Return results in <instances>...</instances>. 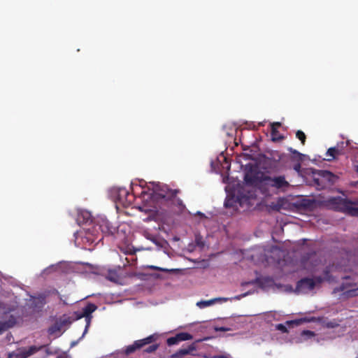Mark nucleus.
I'll return each mask as SVG.
<instances>
[{"instance_id": "obj_46", "label": "nucleus", "mask_w": 358, "mask_h": 358, "mask_svg": "<svg viewBox=\"0 0 358 358\" xmlns=\"http://www.w3.org/2000/svg\"><path fill=\"white\" fill-rule=\"evenodd\" d=\"M198 214L200 215V216H202V217H204V214L201 213V212H199Z\"/></svg>"}, {"instance_id": "obj_10", "label": "nucleus", "mask_w": 358, "mask_h": 358, "mask_svg": "<svg viewBox=\"0 0 358 358\" xmlns=\"http://www.w3.org/2000/svg\"><path fill=\"white\" fill-rule=\"evenodd\" d=\"M96 308H97V306L95 304L92 303H88L87 304V306L83 308V310L81 313H77V312L75 313L76 314L77 319L85 317L86 322H87L86 329L90 325L91 318H92L91 314L93 312H94L96 310Z\"/></svg>"}, {"instance_id": "obj_27", "label": "nucleus", "mask_w": 358, "mask_h": 358, "mask_svg": "<svg viewBox=\"0 0 358 358\" xmlns=\"http://www.w3.org/2000/svg\"><path fill=\"white\" fill-rule=\"evenodd\" d=\"M275 328H276L277 330H279V331H280L282 333H287L288 332V330H287L286 326L284 325L283 324H276Z\"/></svg>"}, {"instance_id": "obj_5", "label": "nucleus", "mask_w": 358, "mask_h": 358, "mask_svg": "<svg viewBox=\"0 0 358 358\" xmlns=\"http://www.w3.org/2000/svg\"><path fill=\"white\" fill-rule=\"evenodd\" d=\"M329 203L337 211L348 213L352 215L357 214L358 208L352 207V202L347 199L340 196L331 197L328 201Z\"/></svg>"}, {"instance_id": "obj_1", "label": "nucleus", "mask_w": 358, "mask_h": 358, "mask_svg": "<svg viewBox=\"0 0 358 358\" xmlns=\"http://www.w3.org/2000/svg\"><path fill=\"white\" fill-rule=\"evenodd\" d=\"M41 350H44L45 352L43 358H46L48 356L54 354V352L50 350L49 344H45L38 346L31 345L28 348H18L16 351L10 352L8 355V358H28Z\"/></svg>"}, {"instance_id": "obj_7", "label": "nucleus", "mask_w": 358, "mask_h": 358, "mask_svg": "<svg viewBox=\"0 0 358 358\" xmlns=\"http://www.w3.org/2000/svg\"><path fill=\"white\" fill-rule=\"evenodd\" d=\"M93 229L94 231L100 230L101 231V236L100 238L97 236L93 241L98 239V241L103 239V236L113 235L116 231L115 227H113L110 222L106 219H101L96 223Z\"/></svg>"}, {"instance_id": "obj_43", "label": "nucleus", "mask_w": 358, "mask_h": 358, "mask_svg": "<svg viewBox=\"0 0 358 358\" xmlns=\"http://www.w3.org/2000/svg\"><path fill=\"white\" fill-rule=\"evenodd\" d=\"M354 168L356 172L358 173V164H356V163H354Z\"/></svg>"}, {"instance_id": "obj_32", "label": "nucleus", "mask_w": 358, "mask_h": 358, "mask_svg": "<svg viewBox=\"0 0 358 358\" xmlns=\"http://www.w3.org/2000/svg\"><path fill=\"white\" fill-rule=\"evenodd\" d=\"M293 169L297 173H300L301 169V162H297V163L294 165Z\"/></svg>"}, {"instance_id": "obj_2", "label": "nucleus", "mask_w": 358, "mask_h": 358, "mask_svg": "<svg viewBox=\"0 0 358 358\" xmlns=\"http://www.w3.org/2000/svg\"><path fill=\"white\" fill-rule=\"evenodd\" d=\"M338 180V177L329 171L318 170L313 172V182L318 189L330 187Z\"/></svg>"}, {"instance_id": "obj_28", "label": "nucleus", "mask_w": 358, "mask_h": 358, "mask_svg": "<svg viewBox=\"0 0 358 358\" xmlns=\"http://www.w3.org/2000/svg\"><path fill=\"white\" fill-rule=\"evenodd\" d=\"M270 208L275 211H279L280 210V206L279 205V201L277 202H272L269 205Z\"/></svg>"}, {"instance_id": "obj_40", "label": "nucleus", "mask_w": 358, "mask_h": 358, "mask_svg": "<svg viewBox=\"0 0 358 358\" xmlns=\"http://www.w3.org/2000/svg\"><path fill=\"white\" fill-rule=\"evenodd\" d=\"M59 328L56 327H50L49 329H48V332L50 334H54L57 330H58Z\"/></svg>"}, {"instance_id": "obj_24", "label": "nucleus", "mask_w": 358, "mask_h": 358, "mask_svg": "<svg viewBox=\"0 0 358 358\" xmlns=\"http://www.w3.org/2000/svg\"><path fill=\"white\" fill-rule=\"evenodd\" d=\"M159 348V344H153L145 348L143 352L145 353H152L155 352Z\"/></svg>"}, {"instance_id": "obj_22", "label": "nucleus", "mask_w": 358, "mask_h": 358, "mask_svg": "<svg viewBox=\"0 0 358 358\" xmlns=\"http://www.w3.org/2000/svg\"><path fill=\"white\" fill-rule=\"evenodd\" d=\"M289 150L294 155V157L297 162H301L303 159V155L300 153L299 151L289 148Z\"/></svg>"}, {"instance_id": "obj_26", "label": "nucleus", "mask_w": 358, "mask_h": 358, "mask_svg": "<svg viewBox=\"0 0 358 358\" xmlns=\"http://www.w3.org/2000/svg\"><path fill=\"white\" fill-rule=\"evenodd\" d=\"M323 273H324V280H327V281H331V275L330 274V271L329 270V268H326L324 270Z\"/></svg>"}, {"instance_id": "obj_14", "label": "nucleus", "mask_w": 358, "mask_h": 358, "mask_svg": "<svg viewBox=\"0 0 358 358\" xmlns=\"http://www.w3.org/2000/svg\"><path fill=\"white\" fill-rule=\"evenodd\" d=\"M298 289H308L311 290L315 287V282L313 278H303L298 281L297 285Z\"/></svg>"}, {"instance_id": "obj_29", "label": "nucleus", "mask_w": 358, "mask_h": 358, "mask_svg": "<svg viewBox=\"0 0 358 358\" xmlns=\"http://www.w3.org/2000/svg\"><path fill=\"white\" fill-rule=\"evenodd\" d=\"M173 200H174V203L176 204L180 209H182L185 208V205L182 203V201L180 198H175Z\"/></svg>"}, {"instance_id": "obj_8", "label": "nucleus", "mask_w": 358, "mask_h": 358, "mask_svg": "<svg viewBox=\"0 0 358 358\" xmlns=\"http://www.w3.org/2000/svg\"><path fill=\"white\" fill-rule=\"evenodd\" d=\"M156 339L155 335H150L145 338L135 341L133 344L127 346L124 350L122 353L129 356L133 354L136 350L141 349L146 345L150 344L154 342Z\"/></svg>"}, {"instance_id": "obj_11", "label": "nucleus", "mask_w": 358, "mask_h": 358, "mask_svg": "<svg viewBox=\"0 0 358 358\" xmlns=\"http://www.w3.org/2000/svg\"><path fill=\"white\" fill-rule=\"evenodd\" d=\"M179 192L178 189H171L167 186H162L156 193L158 198L165 199L166 201H172L175 199Z\"/></svg>"}, {"instance_id": "obj_34", "label": "nucleus", "mask_w": 358, "mask_h": 358, "mask_svg": "<svg viewBox=\"0 0 358 358\" xmlns=\"http://www.w3.org/2000/svg\"><path fill=\"white\" fill-rule=\"evenodd\" d=\"M55 292L57 294H58V295H59V299H60V301L62 302V303H63L64 305H67V304H68V303L66 301V299H63V296H62V295H61V294H59V292H58L57 290H55Z\"/></svg>"}, {"instance_id": "obj_35", "label": "nucleus", "mask_w": 358, "mask_h": 358, "mask_svg": "<svg viewBox=\"0 0 358 358\" xmlns=\"http://www.w3.org/2000/svg\"><path fill=\"white\" fill-rule=\"evenodd\" d=\"M314 280H315V285H316V284H320V283L322 282L325 280L324 278H322L321 276H317L314 278Z\"/></svg>"}, {"instance_id": "obj_36", "label": "nucleus", "mask_w": 358, "mask_h": 358, "mask_svg": "<svg viewBox=\"0 0 358 358\" xmlns=\"http://www.w3.org/2000/svg\"><path fill=\"white\" fill-rule=\"evenodd\" d=\"M302 334L303 335H307L309 337H313V336H315V333L313 331H309V330L303 331Z\"/></svg>"}, {"instance_id": "obj_20", "label": "nucleus", "mask_w": 358, "mask_h": 358, "mask_svg": "<svg viewBox=\"0 0 358 358\" xmlns=\"http://www.w3.org/2000/svg\"><path fill=\"white\" fill-rule=\"evenodd\" d=\"M238 198L235 199L234 197H227L224 201V206L226 208H234L236 206V203L238 201Z\"/></svg>"}, {"instance_id": "obj_44", "label": "nucleus", "mask_w": 358, "mask_h": 358, "mask_svg": "<svg viewBox=\"0 0 358 358\" xmlns=\"http://www.w3.org/2000/svg\"><path fill=\"white\" fill-rule=\"evenodd\" d=\"M274 127H280L281 124L280 122H274Z\"/></svg>"}, {"instance_id": "obj_4", "label": "nucleus", "mask_w": 358, "mask_h": 358, "mask_svg": "<svg viewBox=\"0 0 358 358\" xmlns=\"http://www.w3.org/2000/svg\"><path fill=\"white\" fill-rule=\"evenodd\" d=\"M352 146L350 141L338 142L336 146L329 148L326 152V159L329 162L336 159L340 155H345L350 157Z\"/></svg>"}, {"instance_id": "obj_39", "label": "nucleus", "mask_w": 358, "mask_h": 358, "mask_svg": "<svg viewBox=\"0 0 358 358\" xmlns=\"http://www.w3.org/2000/svg\"><path fill=\"white\" fill-rule=\"evenodd\" d=\"M250 293H251V292H246V293L242 294H241V295H239V296H236L234 297V299H236V300H239V299H241V298H243V297H244V296H246L248 294H250Z\"/></svg>"}, {"instance_id": "obj_15", "label": "nucleus", "mask_w": 358, "mask_h": 358, "mask_svg": "<svg viewBox=\"0 0 358 358\" xmlns=\"http://www.w3.org/2000/svg\"><path fill=\"white\" fill-rule=\"evenodd\" d=\"M336 290L343 292V296L345 298L354 297L358 294L357 287L352 289H346V286L344 284H342L338 288L336 289Z\"/></svg>"}, {"instance_id": "obj_21", "label": "nucleus", "mask_w": 358, "mask_h": 358, "mask_svg": "<svg viewBox=\"0 0 358 358\" xmlns=\"http://www.w3.org/2000/svg\"><path fill=\"white\" fill-rule=\"evenodd\" d=\"M350 157H351V160L353 163H358V148H352L351 152L350 154Z\"/></svg>"}, {"instance_id": "obj_45", "label": "nucleus", "mask_w": 358, "mask_h": 358, "mask_svg": "<svg viewBox=\"0 0 358 358\" xmlns=\"http://www.w3.org/2000/svg\"><path fill=\"white\" fill-rule=\"evenodd\" d=\"M250 197V196H244L243 198V199L245 198V199L248 200Z\"/></svg>"}, {"instance_id": "obj_12", "label": "nucleus", "mask_w": 358, "mask_h": 358, "mask_svg": "<svg viewBox=\"0 0 358 358\" xmlns=\"http://www.w3.org/2000/svg\"><path fill=\"white\" fill-rule=\"evenodd\" d=\"M193 336L187 332H180L176 334L174 336L170 337L166 340L168 345H173L182 341L192 340Z\"/></svg>"}, {"instance_id": "obj_16", "label": "nucleus", "mask_w": 358, "mask_h": 358, "mask_svg": "<svg viewBox=\"0 0 358 358\" xmlns=\"http://www.w3.org/2000/svg\"><path fill=\"white\" fill-rule=\"evenodd\" d=\"M15 324V318L11 316L10 319L6 322H0V334H3L7 329L13 327Z\"/></svg>"}, {"instance_id": "obj_23", "label": "nucleus", "mask_w": 358, "mask_h": 358, "mask_svg": "<svg viewBox=\"0 0 358 358\" xmlns=\"http://www.w3.org/2000/svg\"><path fill=\"white\" fill-rule=\"evenodd\" d=\"M296 136L301 141L302 145H305L306 136L303 131L298 130L296 133Z\"/></svg>"}, {"instance_id": "obj_17", "label": "nucleus", "mask_w": 358, "mask_h": 358, "mask_svg": "<svg viewBox=\"0 0 358 358\" xmlns=\"http://www.w3.org/2000/svg\"><path fill=\"white\" fill-rule=\"evenodd\" d=\"M227 300H228V299H227V298H215V299H213L208 300V301H199V302H197L196 305L199 308H205V307H207V306L214 304L216 301H227Z\"/></svg>"}, {"instance_id": "obj_3", "label": "nucleus", "mask_w": 358, "mask_h": 358, "mask_svg": "<svg viewBox=\"0 0 358 358\" xmlns=\"http://www.w3.org/2000/svg\"><path fill=\"white\" fill-rule=\"evenodd\" d=\"M266 174L259 171L257 167L252 165L247 166L245 169L244 181L250 186H261L264 185Z\"/></svg>"}, {"instance_id": "obj_33", "label": "nucleus", "mask_w": 358, "mask_h": 358, "mask_svg": "<svg viewBox=\"0 0 358 358\" xmlns=\"http://www.w3.org/2000/svg\"><path fill=\"white\" fill-rule=\"evenodd\" d=\"M150 268L154 271H165V272L169 271L168 269L162 268H160V267H158L156 266H150Z\"/></svg>"}, {"instance_id": "obj_47", "label": "nucleus", "mask_w": 358, "mask_h": 358, "mask_svg": "<svg viewBox=\"0 0 358 358\" xmlns=\"http://www.w3.org/2000/svg\"><path fill=\"white\" fill-rule=\"evenodd\" d=\"M328 327H334V325H332V324H328Z\"/></svg>"}, {"instance_id": "obj_38", "label": "nucleus", "mask_w": 358, "mask_h": 358, "mask_svg": "<svg viewBox=\"0 0 358 358\" xmlns=\"http://www.w3.org/2000/svg\"><path fill=\"white\" fill-rule=\"evenodd\" d=\"M215 330L217 331H223V332H224V331H227L229 330V329L227 328V327H215Z\"/></svg>"}, {"instance_id": "obj_18", "label": "nucleus", "mask_w": 358, "mask_h": 358, "mask_svg": "<svg viewBox=\"0 0 358 358\" xmlns=\"http://www.w3.org/2000/svg\"><path fill=\"white\" fill-rule=\"evenodd\" d=\"M106 278L113 282H118L120 280V276L116 269H109L106 275Z\"/></svg>"}, {"instance_id": "obj_25", "label": "nucleus", "mask_w": 358, "mask_h": 358, "mask_svg": "<svg viewBox=\"0 0 358 358\" xmlns=\"http://www.w3.org/2000/svg\"><path fill=\"white\" fill-rule=\"evenodd\" d=\"M45 299H46V295L44 294H40L38 296V297L36 298V300H37V301L38 303H40L42 306L45 304V303H46Z\"/></svg>"}, {"instance_id": "obj_13", "label": "nucleus", "mask_w": 358, "mask_h": 358, "mask_svg": "<svg viewBox=\"0 0 358 358\" xmlns=\"http://www.w3.org/2000/svg\"><path fill=\"white\" fill-rule=\"evenodd\" d=\"M196 350V343H192L185 348H180L175 353L172 354L169 358H182L187 355H194L192 352Z\"/></svg>"}, {"instance_id": "obj_37", "label": "nucleus", "mask_w": 358, "mask_h": 358, "mask_svg": "<svg viewBox=\"0 0 358 358\" xmlns=\"http://www.w3.org/2000/svg\"><path fill=\"white\" fill-rule=\"evenodd\" d=\"M288 325H290V324H296V325H299L301 324V320H291V321H287L286 322Z\"/></svg>"}, {"instance_id": "obj_19", "label": "nucleus", "mask_w": 358, "mask_h": 358, "mask_svg": "<svg viewBox=\"0 0 358 358\" xmlns=\"http://www.w3.org/2000/svg\"><path fill=\"white\" fill-rule=\"evenodd\" d=\"M271 137L273 141H277L283 138V136L279 134L277 128L274 127V124H271Z\"/></svg>"}, {"instance_id": "obj_30", "label": "nucleus", "mask_w": 358, "mask_h": 358, "mask_svg": "<svg viewBox=\"0 0 358 358\" xmlns=\"http://www.w3.org/2000/svg\"><path fill=\"white\" fill-rule=\"evenodd\" d=\"M259 282V278H256L253 280H251V281H248V282H243L241 283V286H246V285H253V284H256V283H258Z\"/></svg>"}, {"instance_id": "obj_41", "label": "nucleus", "mask_w": 358, "mask_h": 358, "mask_svg": "<svg viewBox=\"0 0 358 358\" xmlns=\"http://www.w3.org/2000/svg\"><path fill=\"white\" fill-rule=\"evenodd\" d=\"M84 218L86 220V222L90 219V214L87 212H85L84 214Z\"/></svg>"}, {"instance_id": "obj_31", "label": "nucleus", "mask_w": 358, "mask_h": 358, "mask_svg": "<svg viewBox=\"0 0 358 358\" xmlns=\"http://www.w3.org/2000/svg\"><path fill=\"white\" fill-rule=\"evenodd\" d=\"M278 161H279V159L278 160L273 161V164H274L273 166H272L271 164L269 166V168L272 169L273 171H278Z\"/></svg>"}, {"instance_id": "obj_6", "label": "nucleus", "mask_w": 358, "mask_h": 358, "mask_svg": "<svg viewBox=\"0 0 358 358\" xmlns=\"http://www.w3.org/2000/svg\"><path fill=\"white\" fill-rule=\"evenodd\" d=\"M112 195L115 197V202L126 207L130 205L134 201V196L124 187H115L112 189Z\"/></svg>"}, {"instance_id": "obj_42", "label": "nucleus", "mask_w": 358, "mask_h": 358, "mask_svg": "<svg viewBox=\"0 0 358 358\" xmlns=\"http://www.w3.org/2000/svg\"><path fill=\"white\" fill-rule=\"evenodd\" d=\"M214 358H229L228 356L227 355H216V356H214Z\"/></svg>"}, {"instance_id": "obj_9", "label": "nucleus", "mask_w": 358, "mask_h": 358, "mask_svg": "<svg viewBox=\"0 0 358 358\" xmlns=\"http://www.w3.org/2000/svg\"><path fill=\"white\" fill-rule=\"evenodd\" d=\"M264 185L284 190L289 186V183L284 176L271 177L266 175Z\"/></svg>"}]
</instances>
